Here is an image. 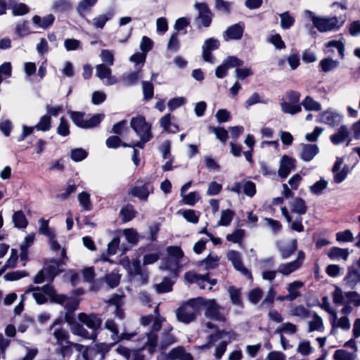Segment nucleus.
Returning <instances> with one entry per match:
<instances>
[{
	"label": "nucleus",
	"instance_id": "obj_2",
	"mask_svg": "<svg viewBox=\"0 0 360 360\" xmlns=\"http://www.w3.org/2000/svg\"><path fill=\"white\" fill-rule=\"evenodd\" d=\"M236 334L233 331H225L218 330L216 333L210 335L207 337V343L202 345L203 349H208L214 342L221 340L220 343L216 347L214 356L217 359H220L224 354L227 345L235 340Z\"/></svg>",
	"mask_w": 360,
	"mask_h": 360
},
{
	"label": "nucleus",
	"instance_id": "obj_52",
	"mask_svg": "<svg viewBox=\"0 0 360 360\" xmlns=\"http://www.w3.org/2000/svg\"><path fill=\"white\" fill-rule=\"evenodd\" d=\"M131 273H134L136 275H140L142 277L143 283H146L147 281V275L143 274L141 266V262L139 259H133L131 261V266L130 267Z\"/></svg>",
	"mask_w": 360,
	"mask_h": 360
},
{
	"label": "nucleus",
	"instance_id": "obj_28",
	"mask_svg": "<svg viewBox=\"0 0 360 360\" xmlns=\"http://www.w3.org/2000/svg\"><path fill=\"white\" fill-rule=\"evenodd\" d=\"M172 330V326L164 328L160 342V346L162 349H164L176 342V340L175 337L170 333Z\"/></svg>",
	"mask_w": 360,
	"mask_h": 360
},
{
	"label": "nucleus",
	"instance_id": "obj_38",
	"mask_svg": "<svg viewBox=\"0 0 360 360\" xmlns=\"http://www.w3.org/2000/svg\"><path fill=\"white\" fill-rule=\"evenodd\" d=\"M228 292L231 302L238 307H243V302L240 299V290L234 286H230L228 288Z\"/></svg>",
	"mask_w": 360,
	"mask_h": 360
},
{
	"label": "nucleus",
	"instance_id": "obj_62",
	"mask_svg": "<svg viewBox=\"0 0 360 360\" xmlns=\"http://www.w3.org/2000/svg\"><path fill=\"white\" fill-rule=\"evenodd\" d=\"M167 256L176 259L181 262L184 257L182 250L178 246H169L167 248Z\"/></svg>",
	"mask_w": 360,
	"mask_h": 360
},
{
	"label": "nucleus",
	"instance_id": "obj_31",
	"mask_svg": "<svg viewBox=\"0 0 360 360\" xmlns=\"http://www.w3.org/2000/svg\"><path fill=\"white\" fill-rule=\"evenodd\" d=\"M115 15L114 9L111 8L106 11L105 13L99 15L93 20V25L96 28L103 29L108 20L112 18Z\"/></svg>",
	"mask_w": 360,
	"mask_h": 360
},
{
	"label": "nucleus",
	"instance_id": "obj_7",
	"mask_svg": "<svg viewBox=\"0 0 360 360\" xmlns=\"http://www.w3.org/2000/svg\"><path fill=\"white\" fill-rule=\"evenodd\" d=\"M153 192V185L151 179L146 177L145 179H139L136 185L131 188L129 194L146 201L150 193Z\"/></svg>",
	"mask_w": 360,
	"mask_h": 360
},
{
	"label": "nucleus",
	"instance_id": "obj_60",
	"mask_svg": "<svg viewBox=\"0 0 360 360\" xmlns=\"http://www.w3.org/2000/svg\"><path fill=\"white\" fill-rule=\"evenodd\" d=\"M184 219L190 223L196 224L198 222L199 212L193 210H186L182 212Z\"/></svg>",
	"mask_w": 360,
	"mask_h": 360
},
{
	"label": "nucleus",
	"instance_id": "obj_35",
	"mask_svg": "<svg viewBox=\"0 0 360 360\" xmlns=\"http://www.w3.org/2000/svg\"><path fill=\"white\" fill-rule=\"evenodd\" d=\"M180 263L181 262L176 259L167 256L164 260L162 266H161L160 268L162 269H167L172 273L176 274V271L180 268Z\"/></svg>",
	"mask_w": 360,
	"mask_h": 360
},
{
	"label": "nucleus",
	"instance_id": "obj_37",
	"mask_svg": "<svg viewBox=\"0 0 360 360\" xmlns=\"http://www.w3.org/2000/svg\"><path fill=\"white\" fill-rule=\"evenodd\" d=\"M339 64V61L333 60L330 58H326L320 61L319 66L323 72H328L336 69Z\"/></svg>",
	"mask_w": 360,
	"mask_h": 360
},
{
	"label": "nucleus",
	"instance_id": "obj_21",
	"mask_svg": "<svg viewBox=\"0 0 360 360\" xmlns=\"http://www.w3.org/2000/svg\"><path fill=\"white\" fill-rule=\"evenodd\" d=\"M39 233L47 237L50 248L54 252L62 250L61 247L56 239L55 231L51 226H40Z\"/></svg>",
	"mask_w": 360,
	"mask_h": 360
},
{
	"label": "nucleus",
	"instance_id": "obj_17",
	"mask_svg": "<svg viewBox=\"0 0 360 360\" xmlns=\"http://www.w3.org/2000/svg\"><path fill=\"white\" fill-rule=\"evenodd\" d=\"M61 259H51L49 263H46L45 267V271L49 274V276L53 278L60 272V266L62 264H64V259H67L66 255V250L63 248L61 250L60 254Z\"/></svg>",
	"mask_w": 360,
	"mask_h": 360
},
{
	"label": "nucleus",
	"instance_id": "obj_12",
	"mask_svg": "<svg viewBox=\"0 0 360 360\" xmlns=\"http://www.w3.org/2000/svg\"><path fill=\"white\" fill-rule=\"evenodd\" d=\"M164 321L165 319L161 316L155 317L151 330L146 334L147 338L146 345L149 347V350L151 352L155 350L158 345V335L156 333L161 329L162 323Z\"/></svg>",
	"mask_w": 360,
	"mask_h": 360
},
{
	"label": "nucleus",
	"instance_id": "obj_43",
	"mask_svg": "<svg viewBox=\"0 0 360 360\" xmlns=\"http://www.w3.org/2000/svg\"><path fill=\"white\" fill-rule=\"evenodd\" d=\"M308 331H323V320L321 316L317 314H314L313 317V320L309 321L308 323Z\"/></svg>",
	"mask_w": 360,
	"mask_h": 360
},
{
	"label": "nucleus",
	"instance_id": "obj_36",
	"mask_svg": "<svg viewBox=\"0 0 360 360\" xmlns=\"http://www.w3.org/2000/svg\"><path fill=\"white\" fill-rule=\"evenodd\" d=\"M278 247L281 258L285 259L289 258L297 250V240L296 239L292 240L290 244L286 247L281 246L278 243Z\"/></svg>",
	"mask_w": 360,
	"mask_h": 360
},
{
	"label": "nucleus",
	"instance_id": "obj_57",
	"mask_svg": "<svg viewBox=\"0 0 360 360\" xmlns=\"http://www.w3.org/2000/svg\"><path fill=\"white\" fill-rule=\"evenodd\" d=\"M111 73V69L105 64H99L96 66V75L101 79H105Z\"/></svg>",
	"mask_w": 360,
	"mask_h": 360
},
{
	"label": "nucleus",
	"instance_id": "obj_26",
	"mask_svg": "<svg viewBox=\"0 0 360 360\" xmlns=\"http://www.w3.org/2000/svg\"><path fill=\"white\" fill-rule=\"evenodd\" d=\"M71 331L74 335L86 340H95L97 337L96 332L94 330L89 331L83 326L77 323L71 326Z\"/></svg>",
	"mask_w": 360,
	"mask_h": 360
},
{
	"label": "nucleus",
	"instance_id": "obj_6",
	"mask_svg": "<svg viewBox=\"0 0 360 360\" xmlns=\"http://www.w3.org/2000/svg\"><path fill=\"white\" fill-rule=\"evenodd\" d=\"M200 307H205V316L210 319L224 322L226 317L224 308L219 306L214 300H205L201 297Z\"/></svg>",
	"mask_w": 360,
	"mask_h": 360
},
{
	"label": "nucleus",
	"instance_id": "obj_15",
	"mask_svg": "<svg viewBox=\"0 0 360 360\" xmlns=\"http://www.w3.org/2000/svg\"><path fill=\"white\" fill-rule=\"evenodd\" d=\"M78 320L86 325L91 330L97 333L102 324L101 316L96 314H87L86 313H79Z\"/></svg>",
	"mask_w": 360,
	"mask_h": 360
},
{
	"label": "nucleus",
	"instance_id": "obj_46",
	"mask_svg": "<svg viewBox=\"0 0 360 360\" xmlns=\"http://www.w3.org/2000/svg\"><path fill=\"white\" fill-rule=\"evenodd\" d=\"M222 64L229 70L232 68L240 67L243 65V61L238 58L237 56H231L226 58Z\"/></svg>",
	"mask_w": 360,
	"mask_h": 360
},
{
	"label": "nucleus",
	"instance_id": "obj_11",
	"mask_svg": "<svg viewBox=\"0 0 360 360\" xmlns=\"http://www.w3.org/2000/svg\"><path fill=\"white\" fill-rule=\"evenodd\" d=\"M130 126L138 136H153L151 133V125L146 122V119L142 115H138L131 118Z\"/></svg>",
	"mask_w": 360,
	"mask_h": 360
},
{
	"label": "nucleus",
	"instance_id": "obj_4",
	"mask_svg": "<svg viewBox=\"0 0 360 360\" xmlns=\"http://www.w3.org/2000/svg\"><path fill=\"white\" fill-rule=\"evenodd\" d=\"M291 212H289L287 208H282V214L285 216L288 223L292 222L291 225H302L300 215L307 212L305 202L300 198H295L290 202Z\"/></svg>",
	"mask_w": 360,
	"mask_h": 360
},
{
	"label": "nucleus",
	"instance_id": "obj_45",
	"mask_svg": "<svg viewBox=\"0 0 360 360\" xmlns=\"http://www.w3.org/2000/svg\"><path fill=\"white\" fill-rule=\"evenodd\" d=\"M208 130L211 133H214L216 135L217 139L220 141L225 143L229 138L228 131L223 127H216L210 126Z\"/></svg>",
	"mask_w": 360,
	"mask_h": 360
},
{
	"label": "nucleus",
	"instance_id": "obj_19",
	"mask_svg": "<svg viewBox=\"0 0 360 360\" xmlns=\"http://www.w3.org/2000/svg\"><path fill=\"white\" fill-rule=\"evenodd\" d=\"M296 160L286 155H283L280 161V167L278 171V176L281 179H285L295 168Z\"/></svg>",
	"mask_w": 360,
	"mask_h": 360
},
{
	"label": "nucleus",
	"instance_id": "obj_49",
	"mask_svg": "<svg viewBox=\"0 0 360 360\" xmlns=\"http://www.w3.org/2000/svg\"><path fill=\"white\" fill-rule=\"evenodd\" d=\"M356 355L345 349H338L333 354L335 360H355Z\"/></svg>",
	"mask_w": 360,
	"mask_h": 360
},
{
	"label": "nucleus",
	"instance_id": "obj_53",
	"mask_svg": "<svg viewBox=\"0 0 360 360\" xmlns=\"http://www.w3.org/2000/svg\"><path fill=\"white\" fill-rule=\"evenodd\" d=\"M234 215V212L229 209L222 210L221 212V217L217 225H229Z\"/></svg>",
	"mask_w": 360,
	"mask_h": 360
},
{
	"label": "nucleus",
	"instance_id": "obj_24",
	"mask_svg": "<svg viewBox=\"0 0 360 360\" xmlns=\"http://www.w3.org/2000/svg\"><path fill=\"white\" fill-rule=\"evenodd\" d=\"M32 21L37 27L47 30L53 25L55 21V16L53 14H49L41 18L39 15H35L32 17Z\"/></svg>",
	"mask_w": 360,
	"mask_h": 360
},
{
	"label": "nucleus",
	"instance_id": "obj_64",
	"mask_svg": "<svg viewBox=\"0 0 360 360\" xmlns=\"http://www.w3.org/2000/svg\"><path fill=\"white\" fill-rule=\"evenodd\" d=\"M328 182L324 179H321L309 186V191L316 195H319L326 188Z\"/></svg>",
	"mask_w": 360,
	"mask_h": 360
},
{
	"label": "nucleus",
	"instance_id": "obj_27",
	"mask_svg": "<svg viewBox=\"0 0 360 360\" xmlns=\"http://www.w3.org/2000/svg\"><path fill=\"white\" fill-rule=\"evenodd\" d=\"M349 255L350 251L349 249L338 247H333L327 252V255L331 260L343 259L344 261H347Z\"/></svg>",
	"mask_w": 360,
	"mask_h": 360
},
{
	"label": "nucleus",
	"instance_id": "obj_40",
	"mask_svg": "<svg viewBox=\"0 0 360 360\" xmlns=\"http://www.w3.org/2000/svg\"><path fill=\"white\" fill-rule=\"evenodd\" d=\"M135 211L131 205L122 207L120 212V217L122 223H127L135 217Z\"/></svg>",
	"mask_w": 360,
	"mask_h": 360
},
{
	"label": "nucleus",
	"instance_id": "obj_30",
	"mask_svg": "<svg viewBox=\"0 0 360 360\" xmlns=\"http://www.w3.org/2000/svg\"><path fill=\"white\" fill-rule=\"evenodd\" d=\"M347 285L353 288L360 283V271L354 266L349 267L347 274L345 278Z\"/></svg>",
	"mask_w": 360,
	"mask_h": 360
},
{
	"label": "nucleus",
	"instance_id": "obj_3",
	"mask_svg": "<svg viewBox=\"0 0 360 360\" xmlns=\"http://www.w3.org/2000/svg\"><path fill=\"white\" fill-rule=\"evenodd\" d=\"M201 297L191 299L181 304L176 310V317L178 321L188 324L196 319L200 313Z\"/></svg>",
	"mask_w": 360,
	"mask_h": 360
},
{
	"label": "nucleus",
	"instance_id": "obj_47",
	"mask_svg": "<svg viewBox=\"0 0 360 360\" xmlns=\"http://www.w3.org/2000/svg\"><path fill=\"white\" fill-rule=\"evenodd\" d=\"M281 18V26L284 30L291 27L295 23V19L289 12L286 11L279 15Z\"/></svg>",
	"mask_w": 360,
	"mask_h": 360
},
{
	"label": "nucleus",
	"instance_id": "obj_23",
	"mask_svg": "<svg viewBox=\"0 0 360 360\" xmlns=\"http://www.w3.org/2000/svg\"><path fill=\"white\" fill-rule=\"evenodd\" d=\"M349 134L348 127L346 125H342L330 136V140L334 145H340L349 139Z\"/></svg>",
	"mask_w": 360,
	"mask_h": 360
},
{
	"label": "nucleus",
	"instance_id": "obj_9",
	"mask_svg": "<svg viewBox=\"0 0 360 360\" xmlns=\"http://www.w3.org/2000/svg\"><path fill=\"white\" fill-rule=\"evenodd\" d=\"M194 7L198 11L195 22L198 28L208 27L212 21V13L206 3L196 2Z\"/></svg>",
	"mask_w": 360,
	"mask_h": 360
},
{
	"label": "nucleus",
	"instance_id": "obj_48",
	"mask_svg": "<svg viewBox=\"0 0 360 360\" xmlns=\"http://www.w3.org/2000/svg\"><path fill=\"white\" fill-rule=\"evenodd\" d=\"M218 256L210 255L204 260L200 262V266H204L205 269H212L218 265Z\"/></svg>",
	"mask_w": 360,
	"mask_h": 360
},
{
	"label": "nucleus",
	"instance_id": "obj_50",
	"mask_svg": "<svg viewBox=\"0 0 360 360\" xmlns=\"http://www.w3.org/2000/svg\"><path fill=\"white\" fill-rule=\"evenodd\" d=\"M51 117L48 115H44L41 117L39 123L36 124L34 127V129L39 131H49L51 129Z\"/></svg>",
	"mask_w": 360,
	"mask_h": 360
},
{
	"label": "nucleus",
	"instance_id": "obj_18",
	"mask_svg": "<svg viewBox=\"0 0 360 360\" xmlns=\"http://www.w3.org/2000/svg\"><path fill=\"white\" fill-rule=\"evenodd\" d=\"M245 30V25L243 22H240L229 27L223 34V37L225 41L238 40L243 37Z\"/></svg>",
	"mask_w": 360,
	"mask_h": 360
},
{
	"label": "nucleus",
	"instance_id": "obj_5",
	"mask_svg": "<svg viewBox=\"0 0 360 360\" xmlns=\"http://www.w3.org/2000/svg\"><path fill=\"white\" fill-rule=\"evenodd\" d=\"M70 117L73 123L82 129H92L98 125L104 119L105 115L98 113L92 115L89 119H85V112L80 111H70Z\"/></svg>",
	"mask_w": 360,
	"mask_h": 360
},
{
	"label": "nucleus",
	"instance_id": "obj_63",
	"mask_svg": "<svg viewBox=\"0 0 360 360\" xmlns=\"http://www.w3.org/2000/svg\"><path fill=\"white\" fill-rule=\"evenodd\" d=\"M105 282L111 288H114L117 287L120 281V276L114 271L105 276Z\"/></svg>",
	"mask_w": 360,
	"mask_h": 360
},
{
	"label": "nucleus",
	"instance_id": "obj_33",
	"mask_svg": "<svg viewBox=\"0 0 360 360\" xmlns=\"http://www.w3.org/2000/svg\"><path fill=\"white\" fill-rule=\"evenodd\" d=\"M8 8L12 9V14L15 16L24 15L30 12V8L24 3L10 1Z\"/></svg>",
	"mask_w": 360,
	"mask_h": 360
},
{
	"label": "nucleus",
	"instance_id": "obj_56",
	"mask_svg": "<svg viewBox=\"0 0 360 360\" xmlns=\"http://www.w3.org/2000/svg\"><path fill=\"white\" fill-rule=\"evenodd\" d=\"M78 200L79 205L85 210H90L91 208V204L90 201V195L86 192L83 191L78 195Z\"/></svg>",
	"mask_w": 360,
	"mask_h": 360
},
{
	"label": "nucleus",
	"instance_id": "obj_29",
	"mask_svg": "<svg viewBox=\"0 0 360 360\" xmlns=\"http://www.w3.org/2000/svg\"><path fill=\"white\" fill-rule=\"evenodd\" d=\"M167 358L171 360H193L192 356L186 352L181 347L172 349L167 354Z\"/></svg>",
	"mask_w": 360,
	"mask_h": 360
},
{
	"label": "nucleus",
	"instance_id": "obj_14",
	"mask_svg": "<svg viewBox=\"0 0 360 360\" xmlns=\"http://www.w3.org/2000/svg\"><path fill=\"white\" fill-rule=\"evenodd\" d=\"M220 46V41L215 38L211 37L207 39L202 46V56L205 61L214 63V58L212 54V51L217 50Z\"/></svg>",
	"mask_w": 360,
	"mask_h": 360
},
{
	"label": "nucleus",
	"instance_id": "obj_51",
	"mask_svg": "<svg viewBox=\"0 0 360 360\" xmlns=\"http://www.w3.org/2000/svg\"><path fill=\"white\" fill-rule=\"evenodd\" d=\"M281 110L285 113L295 115L302 110L300 105H295L283 101L281 103Z\"/></svg>",
	"mask_w": 360,
	"mask_h": 360
},
{
	"label": "nucleus",
	"instance_id": "obj_22",
	"mask_svg": "<svg viewBox=\"0 0 360 360\" xmlns=\"http://www.w3.org/2000/svg\"><path fill=\"white\" fill-rule=\"evenodd\" d=\"M304 286V283L300 281H295L286 284L285 289L288 292V301L292 302L300 297V290Z\"/></svg>",
	"mask_w": 360,
	"mask_h": 360
},
{
	"label": "nucleus",
	"instance_id": "obj_61",
	"mask_svg": "<svg viewBox=\"0 0 360 360\" xmlns=\"http://www.w3.org/2000/svg\"><path fill=\"white\" fill-rule=\"evenodd\" d=\"M57 133L62 136H67L70 134L69 124L64 117H61L60 119Z\"/></svg>",
	"mask_w": 360,
	"mask_h": 360
},
{
	"label": "nucleus",
	"instance_id": "obj_42",
	"mask_svg": "<svg viewBox=\"0 0 360 360\" xmlns=\"http://www.w3.org/2000/svg\"><path fill=\"white\" fill-rule=\"evenodd\" d=\"M105 328L111 333L110 338L112 340H118L119 330L117 324L112 319H108L105 322Z\"/></svg>",
	"mask_w": 360,
	"mask_h": 360
},
{
	"label": "nucleus",
	"instance_id": "obj_16",
	"mask_svg": "<svg viewBox=\"0 0 360 360\" xmlns=\"http://www.w3.org/2000/svg\"><path fill=\"white\" fill-rule=\"evenodd\" d=\"M228 259L232 263L236 270L240 271L243 276L248 279H252L250 271L244 266L240 253L236 250H231L227 253Z\"/></svg>",
	"mask_w": 360,
	"mask_h": 360
},
{
	"label": "nucleus",
	"instance_id": "obj_34",
	"mask_svg": "<svg viewBox=\"0 0 360 360\" xmlns=\"http://www.w3.org/2000/svg\"><path fill=\"white\" fill-rule=\"evenodd\" d=\"M82 358L84 360H101L103 354L98 348L88 347L83 351Z\"/></svg>",
	"mask_w": 360,
	"mask_h": 360
},
{
	"label": "nucleus",
	"instance_id": "obj_10",
	"mask_svg": "<svg viewBox=\"0 0 360 360\" xmlns=\"http://www.w3.org/2000/svg\"><path fill=\"white\" fill-rule=\"evenodd\" d=\"M304 259V252L300 250L297 253V259L288 263L281 264L278 266V272L281 274L283 276H288L302 267Z\"/></svg>",
	"mask_w": 360,
	"mask_h": 360
},
{
	"label": "nucleus",
	"instance_id": "obj_55",
	"mask_svg": "<svg viewBox=\"0 0 360 360\" xmlns=\"http://www.w3.org/2000/svg\"><path fill=\"white\" fill-rule=\"evenodd\" d=\"M143 99L146 101L151 99L154 94V87L150 82L143 81Z\"/></svg>",
	"mask_w": 360,
	"mask_h": 360
},
{
	"label": "nucleus",
	"instance_id": "obj_1",
	"mask_svg": "<svg viewBox=\"0 0 360 360\" xmlns=\"http://www.w3.org/2000/svg\"><path fill=\"white\" fill-rule=\"evenodd\" d=\"M28 295H32V298L39 304L46 302L48 300L47 296L50 297L52 302L60 304H65L67 300V297L65 295L57 294L54 288L50 284L45 285L42 288L37 287L27 289L23 297Z\"/></svg>",
	"mask_w": 360,
	"mask_h": 360
},
{
	"label": "nucleus",
	"instance_id": "obj_20",
	"mask_svg": "<svg viewBox=\"0 0 360 360\" xmlns=\"http://www.w3.org/2000/svg\"><path fill=\"white\" fill-rule=\"evenodd\" d=\"M342 116L337 112L326 110L320 115V122L330 127H336L340 124Z\"/></svg>",
	"mask_w": 360,
	"mask_h": 360
},
{
	"label": "nucleus",
	"instance_id": "obj_59",
	"mask_svg": "<svg viewBox=\"0 0 360 360\" xmlns=\"http://www.w3.org/2000/svg\"><path fill=\"white\" fill-rule=\"evenodd\" d=\"M173 283L167 278H165L163 281L159 284L154 285L158 293L168 292L172 290Z\"/></svg>",
	"mask_w": 360,
	"mask_h": 360
},
{
	"label": "nucleus",
	"instance_id": "obj_41",
	"mask_svg": "<svg viewBox=\"0 0 360 360\" xmlns=\"http://www.w3.org/2000/svg\"><path fill=\"white\" fill-rule=\"evenodd\" d=\"M301 105L306 110L319 111L321 109V105L309 96L305 97Z\"/></svg>",
	"mask_w": 360,
	"mask_h": 360
},
{
	"label": "nucleus",
	"instance_id": "obj_54",
	"mask_svg": "<svg viewBox=\"0 0 360 360\" xmlns=\"http://www.w3.org/2000/svg\"><path fill=\"white\" fill-rule=\"evenodd\" d=\"M214 8L217 11L225 14L230 13L232 5L231 2L226 1L224 0H214Z\"/></svg>",
	"mask_w": 360,
	"mask_h": 360
},
{
	"label": "nucleus",
	"instance_id": "obj_13",
	"mask_svg": "<svg viewBox=\"0 0 360 360\" xmlns=\"http://www.w3.org/2000/svg\"><path fill=\"white\" fill-rule=\"evenodd\" d=\"M62 321L56 319L50 326L49 330L51 335L56 340L57 345H62L68 340V332L64 329L61 326Z\"/></svg>",
	"mask_w": 360,
	"mask_h": 360
},
{
	"label": "nucleus",
	"instance_id": "obj_25",
	"mask_svg": "<svg viewBox=\"0 0 360 360\" xmlns=\"http://www.w3.org/2000/svg\"><path fill=\"white\" fill-rule=\"evenodd\" d=\"M319 152V147L316 144H302L300 158L305 162H309Z\"/></svg>",
	"mask_w": 360,
	"mask_h": 360
},
{
	"label": "nucleus",
	"instance_id": "obj_8",
	"mask_svg": "<svg viewBox=\"0 0 360 360\" xmlns=\"http://www.w3.org/2000/svg\"><path fill=\"white\" fill-rule=\"evenodd\" d=\"M306 17L311 19L315 27L320 32L331 31L336 27L338 19L336 17L330 18H321L316 17L312 11L306 10L304 11Z\"/></svg>",
	"mask_w": 360,
	"mask_h": 360
},
{
	"label": "nucleus",
	"instance_id": "obj_58",
	"mask_svg": "<svg viewBox=\"0 0 360 360\" xmlns=\"http://www.w3.org/2000/svg\"><path fill=\"white\" fill-rule=\"evenodd\" d=\"M88 155V153L83 148H79L71 150L70 157L75 162H79L84 160Z\"/></svg>",
	"mask_w": 360,
	"mask_h": 360
},
{
	"label": "nucleus",
	"instance_id": "obj_32",
	"mask_svg": "<svg viewBox=\"0 0 360 360\" xmlns=\"http://www.w3.org/2000/svg\"><path fill=\"white\" fill-rule=\"evenodd\" d=\"M326 49H324V52L326 54H330L334 53V51L330 49V48L334 47L337 49L339 56L340 58L343 59L345 57V45L340 41L332 40L329 41L325 44Z\"/></svg>",
	"mask_w": 360,
	"mask_h": 360
},
{
	"label": "nucleus",
	"instance_id": "obj_44",
	"mask_svg": "<svg viewBox=\"0 0 360 360\" xmlns=\"http://www.w3.org/2000/svg\"><path fill=\"white\" fill-rule=\"evenodd\" d=\"M15 33L20 38L28 35L30 33L29 22L27 20H23L18 22L15 29Z\"/></svg>",
	"mask_w": 360,
	"mask_h": 360
},
{
	"label": "nucleus",
	"instance_id": "obj_39",
	"mask_svg": "<svg viewBox=\"0 0 360 360\" xmlns=\"http://www.w3.org/2000/svg\"><path fill=\"white\" fill-rule=\"evenodd\" d=\"M72 8V3L69 0H56L52 8L55 12L64 13L71 10Z\"/></svg>",
	"mask_w": 360,
	"mask_h": 360
}]
</instances>
